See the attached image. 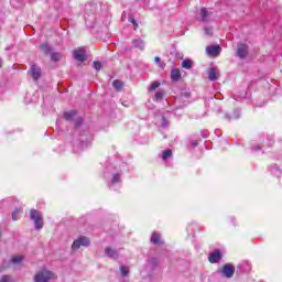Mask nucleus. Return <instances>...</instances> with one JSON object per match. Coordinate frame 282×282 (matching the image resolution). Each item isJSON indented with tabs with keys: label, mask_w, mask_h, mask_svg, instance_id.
Here are the masks:
<instances>
[{
	"label": "nucleus",
	"mask_w": 282,
	"mask_h": 282,
	"mask_svg": "<svg viewBox=\"0 0 282 282\" xmlns=\"http://www.w3.org/2000/svg\"><path fill=\"white\" fill-rule=\"evenodd\" d=\"M55 279H56V274H54V272L43 269L34 275L33 281L34 282H51V281H54Z\"/></svg>",
	"instance_id": "obj_1"
},
{
	"label": "nucleus",
	"mask_w": 282,
	"mask_h": 282,
	"mask_svg": "<svg viewBox=\"0 0 282 282\" xmlns=\"http://www.w3.org/2000/svg\"><path fill=\"white\" fill-rule=\"evenodd\" d=\"M30 219L34 221L36 230H41V228H43V215H41L39 210L31 209Z\"/></svg>",
	"instance_id": "obj_2"
},
{
	"label": "nucleus",
	"mask_w": 282,
	"mask_h": 282,
	"mask_svg": "<svg viewBox=\"0 0 282 282\" xmlns=\"http://www.w3.org/2000/svg\"><path fill=\"white\" fill-rule=\"evenodd\" d=\"M91 242L89 241V238L85 236L78 237L76 240H74L72 245V250H80V248H87Z\"/></svg>",
	"instance_id": "obj_3"
},
{
	"label": "nucleus",
	"mask_w": 282,
	"mask_h": 282,
	"mask_svg": "<svg viewBox=\"0 0 282 282\" xmlns=\"http://www.w3.org/2000/svg\"><path fill=\"white\" fill-rule=\"evenodd\" d=\"M218 272L226 279H232L235 276V265L226 263Z\"/></svg>",
	"instance_id": "obj_4"
},
{
	"label": "nucleus",
	"mask_w": 282,
	"mask_h": 282,
	"mask_svg": "<svg viewBox=\"0 0 282 282\" xmlns=\"http://www.w3.org/2000/svg\"><path fill=\"white\" fill-rule=\"evenodd\" d=\"M73 58L79 63H85V61H87V54L84 48H76L73 51Z\"/></svg>",
	"instance_id": "obj_5"
},
{
	"label": "nucleus",
	"mask_w": 282,
	"mask_h": 282,
	"mask_svg": "<svg viewBox=\"0 0 282 282\" xmlns=\"http://www.w3.org/2000/svg\"><path fill=\"white\" fill-rule=\"evenodd\" d=\"M206 53L208 56H219V54H221V46L220 45L207 46Z\"/></svg>",
	"instance_id": "obj_6"
},
{
	"label": "nucleus",
	"mask_w": 282,
	"mask_h": 282,
	"mask_svg": "<svg viewBox=\"0 0 282 282\" xmlns=\"http://www.w3.org/2000/svg\"><path fill=\"white\" fill-rule=\"evenodd\" d=\"M30 75L32 76L33 80H39V78H41V68L39 67V65L33 64L30 68Z\"/></svg>",
	"instance_id": "obj_7"
},
{
	"label": "nucleus",
	"mask_w": 282,
	"mask_h": 282,
	"mask_svg": "<svg viewBox=\"0 0 282 282\" xmlns=\"http://www.w3.org/2000/svg\"><path fill=\"white\" fill-rule=\"evenodd\" d=\"M208 261L210 263H219V261H221V251L215 250L209 253Z\"/></svg>",
	"instance_id": "obj_8"
},
{
	"label": "nucleus",
	"mask_w": 282,
	"mask_h": 282,
	"mask_svg": "<svg viewBox=\"0 0 282 282\" xmlns=\"http://www.w3.org/2000/svg\"><path fill=\"white\" fill-rule=\"evenodd\" d=\"M237 56H239V58H246V56H248V45L240 44L237 50Z\"/></svg>",
	"instance_id": "obj_9"
},
{
	"label": "nucleus",
	"mask_w": 282,
	"mask_h": 282,
	"mask_svg": "<svg viewBox=\"0 0 282 282\" xmlns=\"http://www.w3.org/2000/svg\"><path fill=\"white\" fill-rule=\"evenodd\" d=\"M208 79L212 82L219 79V68L212 67L208 72Z\"/></svg>",
	"instance_id": "obj_10"
},
{
	"label": "nucleus",
	"mask_w": 282,
	"mask_h": 282,
	"mask_svg": "<svg viewBox=\"0 0 282 282\" xmlns=\"http://www.w3.org/2000/svg\"><path fill=\"white\" fill-rule=\"evenodd\" d=\"M212 12L207 11L206 8L200 9V18L204 23H208L210 21Z\"/></svg>",
	"instance_id": "obj_11"
},
{
	"label": "nucleus",
	"mask_w": 282,
	"mask_h": 282,
	"mask_svg": "<svg viewBox=\"0 0 282 282\" xmlns=\"http://www.w3.org/2000/svg\"><path fill=\"white\" fill-rule=\"evenodd\" d=\"M145 268H147L148 272H153V270H155V268H158V260L155 258H150L148 260Z\"/></svg>",
	"instance_id": "obj_12"
},
{
	"label": "nucleus",
	"mask_w": 282,
	"mask_h": 282,
	"mask_svg": "<svg viewBox=\"0 0 282 282\" xmlns=\"http://www.w3.org/2000/svg\"><path fill=\"white\" fill-rule=\"evenodd\" d=\"M105 254L109 257V259H118V251L113 248L107 247L105 249Z\"/></svg>",
	"instance_id": "obj_13"
},
{
	"label": "nucleus",
	"mask_w": 282,
	"mask_h": 282,
	"mask_svg": "<svg viewBox=\"0 0 282 282\" xmlns=\"http://www.w3.org/2000/svg\"><path fill=\"white\" fill-rule=\"evenodd\" d=\"M180 78H182V73L180 72V68H174L171 72V79L174 83H177V80H180Z\"/></svg>",
	"instance_id": "obj_14"
},
{
	"label": "nucleus",
	"mask_w": 282,
	"mask_h": 282,
	"mask_svg": "<svg viewBox=\"0 0 282 282\" xmlns=\"http://www.w3.org/2000/svg\"><path fill=\"white\" fill-rule=\"evenodd\" d=\"M132 44L134 45V47H137V50H141V52L144 51V42L142 41V39L133 40Z\"/></svg>",
	"instance_id": "obj_15"
},
{
	"label": "nucleus",
	"mask_w": 282,
	"mask_h": 282,
	"mask_svg": "<svg viewBox=\"0 0 282 282\" xmlns=\"http://www.w3.org/2000/svg\"><path fill=\"white\" fill-rule=\"evenodd\" d=\"M151 242L155 246H160V243H162V240H160V234L153 232L151 237Z\"/></svg>",
	"instance_id": "obj_16"
},
{
	"label": "nucleus",
	"mask_w": 282,
	"mask_h": 282,
	"mask_svg": "<svg viewBox=\"0 0 282 282\" xmlns=\"http://www.w3.org/2000/svg\"><path fill=\"white\" fill-rule=\"evenodd\" d=\"M40 50L44 53V54H52V47H50V44L47 43H43L40 46Z\"/></svg>",
	"instance_id": "obj_17"
},
{
	"label": "nucleus",
	"mask_w": 282,
	"mask_h": 282,
	"mask_svg": "<svg viewBox=\"0 0 282 282\" xmlns=\"http://www.w3.org/2000/svg\"><path fill=\"white\" fill-rule=\"evenodd\" d=\"M76 113V110H69L67 112H64V118L65 120H73Z\"/></svg>",
	"instance_id": "obj_18"
},
{
	"label": "nucleus",
	"mask_w": 282,
	"mask_h": 282,
	"mask_svg": "<svg viewBox=\"0 0 282 282\" xmlns=\"http://www.w3.org/2000/svg\"><path fill=\"white\" fill-rule=\"evenodd\" d=\"M63 55L61 53H51V61L54 63H58V61H62Z\"/></svg>",
	"instance_id": "obj_19"
},
{
	"label": "nucleus",
	"mask_w": 282,
	"mask_h": 282,
	"mask_svg": "<svg viewBox=\"0 0 282 282\" xmlns=\"http://www.w3.org/2000/svg\"><path fill=\"white\" fill-rule=\"evenodd\" d=\"M182 67H183L184 69H191V67H193V61H191V59H184V61L182 62Z\"/></svg>",
	"instance_id": "obj_20"
},
{
	"label": "nucleus",
	"mask_w": 282,
	"mask_h": 282,
	"mask_svg": "<svg viewBox=\"0 0 282 282\" xmlns=\"http://www.w3.org/2000/svg\"><path fill=\"white\" fill-rule=\"evenodd\" d=\"M123 85H124V84H122V82L119 80V79H116V80H113V83H112V86L115 87V89H117V91H120V89H122Z\"/></svg>",
	"instance_id": "obj_21"
},
{
	"label": "nucleus",
	"mask_w": 282,
	"mask_h": 282,
	"mask_svg": "<svg viewBox=\"0 0 282 282\" xmlns=\"http://www.w3.org/2000/svg\"><path fill=\"white\" fill-rule=\"evenodd\" d=\"M163 98H164V90H159L155 93L154 100L156 102H160V100H162Z\"/></svg>",
	"instance_id": "obj_22"
},
{
	"label": "nucleus",
	"mask_w": 282,
	"mask_h": 282,
	"mask_svg": "<svg viewBox=\"0 0 282 282\" xmlns=\"http://www.w3.org/2000/svg\"><path fill=\"white\" fill-rule=\"evenodd\" d=\"M21 213H23V209L21 208H17L13 213H12V219L13 221H17L19 219V215H21Z\"/></svg>",
	"instance_id": "obj_23"
},
{
	"label": "nucleus",
	"mask_w": 282,
	"mask_h": 282,
	"mask_svg": "<svg viewBox=\"0 0 282 282\" xmlns=\"http://www.w3.org/2000/svg\"><path fill=\"white\" fill-rule=\"evenodd\" d=\"M171 155H173V151H171V149H167L163 152L162 154V159L163 160H169V158H171Z\"/></svg>",
	"instance_id": "obj_24"
},
{
	"label": "nucleus",
	"mask_w": 282,
	"mask_h": 282,
	"mask_svg": "<svg viewBox=\"0 0 282 282\" xmlns=\"http://www.w3.org/2000/svg\"><path fill=\"white\" fill-rule=\"evenodd\" d=\"M158 87H160V82H153L149 87V91H155Z\"/></svg>",
	"instance_id": "obj_25"
},
{
	"label": "nucleus",
	"mask_w": 282,
	"mask_h": 282,
	"mask_svg": "<svg viewBox=\"0 0 282 282\" xmlns=\"http://www.w3.org/2000/svg\"><path fill=\"white\" fill-rule=\"evenodd\" d=\"M120 272L122 276H129V269L124 265L120 267Z\"/></svg>",
	"instance_id": "obj_26"
},
{
	"label": "nucleus",
	"mask_w": 282,
	"mask_h": 282,
	"mask_svg": "<svg viewBox=\"0 0 282 282\" xmlns=\"http://www.w3.org/2000/svg\"><path fill=\"white\" fill-rule=\"evenodd\" d=\"M21 261H23V256H14V257L11 259V262H12V263H21Z\"/></svg>",
	"instance_id": "obj_27"
},
{
	"label": "nucleus",
	"mask_w": 282,
	"mask_h": 282,
	"mask_svg": "<svg viewBox=\"0 0 282 282\" xmlns=\"http://www.w3.org/2000/svg\"><path fill=\"white\" fill-rule=\"evenodd\" d=\"M93 65L96 72H100V69L102 68V64L100 62H94Z\"/></svg>",
	"instance_id": "obj_28"
},
{
	"label": "nucleus",
	"mask_w": 282,
	"mask_h": 282,
	"mask_svg": "<svg viewBox=\"0 0 282 282\" xmlns=\"http://www.w3.org/2000/svg\"><path fill=\"white\" fill-rule=\"evenodd\" d=\"M112 184H118V182H120V174H115L113 176H112Z\"/></svg>",
	"instance_id": "obj_29"
},
{
	"label": "nucleus",
	"mask_w": 282,
	"mask_h": 282,
	"mask_svg": "<svg viewBox=\"0 0 282 282\" xmlns=\"http://www.w3.org/2000/svg\"><path fill=\"white\" fill-rule=\"evenodd\" d=\"M0 282H12V278H10V275H3V276L0 279Z\"/></svg>",
	"instance_id": "obj_30"
},
{
	"label": "nucleus",
	"mask_w": 282,
	"mask_h": 282,
	"mask_svg": "<svg viewBox=\"0 0 282 282\" xmlns=\"http://www.w3.org/2000/svg\"><path fill=\"white\" fill-rule=\"evenodd\" d=\"M154 63H158L159 67L164 68V64H162V59L160 57H154Z\"/></svg>",
	"instance_id": "obj_31"
},
{
	"label": "nucleus",
	"mask_w": 282,
	"mask_h": 282,
	"mask_svg": "<svg viewBox=\"0 0 282 282\" xmlns=\"http://www.w3.org/2000/svg\"><path fill=\"white\" fill-rule=\"evenodd\" d=\"M129 21H131L134 28H138V21H135V18H133V15H129Z\"/></svg>",
	"instance_id": "obj_32"
},
{
	"label": "nucleus",
	"mask_w": 282,
	"mask_h": 282,
	"mask_svg": "<svg viewBox=\"0 0 282 282\" xmlns=\"http://www.w3.org/2000/svg\"><path fill=\"white\" fill-rule=\"evenodd\" d=\"M205 34H207V36H213V28H205Z\"/></svg>",
	"instance_id": "obj_33"
},
{
	"label": "nucleus",
	"mask_w": 282,
	"mask_h": 282,
	"mask_svg": "<svg viewBox=\"0 0 282 282\" xmlns=\"http://www.w3.org/2000/svg\"><path fill=\"white\" fill-rule=\"evenodd\" d=\"M162 127L164 129H166V127H169V121L166 120V118L162 117Z\"/></svg>",
	"instance_id": "obj_34"
},
{
	"label": "nucleus",
	"mask_w": 282,
	"mask_h": 282,
	"mask_svg": "<svg viewBox=\"0 0 282 282\" xmlns=\"http://www.w3.org/2000/svg\"><path fill=\"white\" fill-rule=\"evenodd\" d=\"M80 124H83V119L79 118L76 120L75 126L80 127Z\"/></svg>",
	"instance_id": "obj_35"
},
{
	"label": "nucleus",
	"mask_w": 282,
	"mask_h": 282,
	"mask_svg": "<svg viewBox=\"0 0 282 282\" xmlns=\"http://www.w3.org/2000/svg\"><path fill=\"white\" fill-rule=\"evenodd\" d=\"M199 144L197 141L192 142V147H197Z\"/></svg>",
	"instance_id": "obj_36"
},
{
	"label": "nucleus",
	"mask_w": 282,
	"mask_h": 282,
	"mask_svg": "<svg viewBox=\"0 0 282 282\" xmlns=\"http://www.w3.org/2000/svg\"><path fill=\"white\" fill-rule=\"evenodd\" d=\"M0 67H3V61L0 58Z\"/></svg>",
	"instance_id": "obj_37"
},
{
	"label": "nucleus",
	"mask_w": 282,
	"mask_h": 282,
	"mask_svg": "<svg viewBox=\"0 0 282 282\" xmlns=\"http://www.w3.org/2000/svg\"><path fill=\"white\" fill-rule=\"evenodd\" d=\"M225 118H226L227 120H230V117H229L228 115H225Z\"/></svg>",
	"instance_id": "obj_38"
},
{
	"label": "nucleus",
	"mask_w": 282,
	"mask_h": 282,
	"mask_svg": "<svg viewBox=\"0 0 282 282\" xmlns=\"http://www.w3.org/2000/svg\"><path fill=\"white\" fill-rule=\"evenodd\" d=\"M259 149H260V148H259V147H257V148H256V151H259Z\"/></svg>",
	"instance_id": "obj_39"
}]
</instances>
